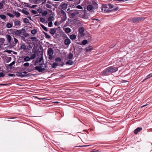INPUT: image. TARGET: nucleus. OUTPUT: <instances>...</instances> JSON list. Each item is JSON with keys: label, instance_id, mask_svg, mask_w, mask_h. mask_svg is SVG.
<instances>
[{"label": "nucleus", "instance_id": "f257e3e1", "mask_svg": "<svg viewBox=\"0 0 152 152\" xmlns=\"http://www.w3.org/2000/svg\"><path fill=\"white\" fill-rule=\"evenodd\" d=\"M118 70L117 67L110 66L106 69L105 70L102 72V74L103 75H106L110 73H113L116 72Z\"/></svg>", "mask_w": 152, "mask_h": 152}, {"label": "nucleus", "instance_id": "f03ea898", "mask_svg": "<svg viewBox=\"0 0 152 152\" xmlns=\"http://www.w3.org/2000/svg\"><path fill=\"white\" fill-rule=\"evenodd\" d=\"M47 66L46 64L42 63L39 64L38 66L35 67V69L39 72H42L46 70Z\"/></svg>", "mask_w": 152, "mask_h": 152}, {"label": "nucleus", "instance_id": "7ed1b4c3", "mask_svg": "<svg viewBox=\"0 0 152 152\" xmlns=\"http://www.w3.org/2000/svg\"><path fill=\"white\" fill-rule=\"evenodd\" d=\"M101 12L102 13V15H112L114 14L113 13L115 12L117 10H101Z\"/></svg>", "mask_w": 152, "mask_h": 152}, {"label": "nucleus", "instance_id": "20e7f679", "mask_svg": "<svg viewBox=\"0 0 152 152\" xmlns=\"http://www.w3.org/2000/svg\"><path fill=\"white\" fill-rule=\"evenodd\" d=\"M98 5L96 2L93 1L91 5H88L87 7V10H94L98 8Z\"/></svg>", "mask_w": 152, "mask_h": 152}, {"label": "nucleus", "instance_id": "39448f33", "mask_svg": "<svg viewBox=\"0 0 152 152\" xmlns=\"http://www.w3.org/2000/svg\"><path fill=\"white\" fill-rule=\"evenodd\" d=\"M62 35L64 37L66 38L65 40L64 41L65 45H69L71 43L70 39L67 37V35L63 33Z\"/></svg>", "mask_w": 152, "mask_h": 152}, {"label": "nucleus", "instance_id": "423d86ee", "mask_svg": "<svg viewBox=\"0 0 152 152\" xmlns=\"http://www.w3.org/2000/svg\"><path fill=\"white\" fill-rule=\"evenodd\" d=\"M48 53L49 55V58L50 60L52 59L53 58V55L54 52L52 48H49L48 50Z\"/></svg>", "mask_w": 152, "mask_h": 152}, {"label": "nucleus", "instance_id": "0eeeda50", "mask_svg": "<svg viewBox=\"0 0 152 152\" xmlns=\"http://www.w3.org/2000/svg\"><path fill=\"white\" fill-rule=\"evenodd\" d=\"M113 5L111 4H103L102 5V8L103 10V9H110L113 8Z\"/></svg>", "mask_w": 152, "mask_h": 152}, {"label": "nucleus", "instance_id": "6e6552de", "mask_svg": "<svg viewBox=\"0 0 152 152\" xmlns=\"http://www.w3.org/2000/svg\"><path fill=\"white\" fill-rule=\"evenodd\" d=\"M24 30H25L23 28L20 30H16L14 31V33L15 35L19 36L20 34H22V32L24 31Z\"/></svg>", "mask_w": 152, "mask_h": 152}, {"label": "nucleus", "instance_id": "1a4fd4ad", "mask_svg": "<svg viewBox=\"0 0 152 152\" xmlns=\"http://www.w3.org/2000/svg\"><path fill=\"white\" fill-rule=\"evenodd\" d=\"M61 13L63 15L64 19L63 20H65L66 19V16L65 12L63 10H61Z\"/></svg>", "mask_w": 152, "mask_h": 152}, {"label": "nucleus", "instance_id": "9d476101", "mask_svg": "<svg viewBox=\"0 0 152 152\" xmlns=\"http://www.w3.org/2000/svg\"><path fill=\"white\" fill-rule=\"evenodd\" d=\"M26 73V72H24L23 73H18L17 75L18 76H20L21 77H23L26 76L25 74Z\"/></svg>", "mask_w": 152, "mask_h": 152}, {"label": "nucleus", "instance_id": "9b49d317", "mask_svg": "<svg viewBox=\"0 0 152 152\" xmlns=\"http://www.w3.org/2000/svg\"><path fill=\"white\" fill-rule=\"evenodd\" d=\"M68 4L65 3H61V4L60 6L62 9L65 10L67 8Z\"/></svg>", "mask_w": 152, "mask_h": 152}, {"label": "nucleus", "instance_id": "f8f14e48", "mask_svg": "<svg viewBox=\"0 0 152 152\" xmlns=\"http://www.w3.org/2000/svg\"><path fill=\"white\" fill-rule=\"evenodd\" d=\"M23 58L24 60L25 61H29L31 60V58L28 56H25Z\"/></svg>", "mask_w": 152, "mask_h": 152}, {"label": "nucleus", "instance_id": "ddd939ff", "mask_svg": "<svg viewBox=\"0 0 152 152\" xmlns=\"http://www.w3.org/2000/svg\"><path fill=\"white\" fill-rule=\"evenodd\" d=\"M85 10H83H83H79V12H78L79 13H83V14L82 15H80V16L81 17H84L85 16V12H85Z\"/></svg>", "mask_w": 152, "mask_h": 152}, {"label": "nucleus", "instance_id": "4468645a", "mask_svg": "<svg viewBox=\"0 0 152 152\" xmlns=\"http://www.w3.org/2000/svg\"><path fill=\"white\" fill-rule=\"evenodd\" d=\"M79 33L81 34V35H82L83 34V33L84 31V29L83 28L81 27L80 28H79Z\"/></svg>", "mask_w": 152, "mask_h": 152}, {"label": "nucleus", "instance_id": "2eb2a0df", "mask_svg": "<svg viewBox=\"0 0 152 152\" xmlns=\"http://www.w3.org/2000/svg\"><path fill=\"white\" fill-rule=\"evenodd\" d=\"M142 130L141 127H138L134 131V133L136 134H137L139 132Z\"/></svg>", "mask_w": 152, "mask_h": 152}, {"label": "nucleus", "instance_id": "dca6fc26", "mask_svg": "<svg viewBox=\"0 0 152 152\" xmlns=\"http://www.w3.org/2000/svg\"><path fill=\"white\" fill-rule=\"evenodd\" d=\"M76 35L74 34H72L70 35V36H69V38H70V39L72 40L75 39H76Z\"/></svg>", "mask_w": 152, "mask_h": 152}, {"label": "nucleus", "instance_id": "f3484780", "mask_svg": "<svg viewBox=\"0 0 152 152\" xmlns=\"http://www.w3.org/2000/svg\"><path fill=\"white\" fill-rule=\"evenodd\" d=\"M140 20L139 18H135L133 19V22L134 23H138L139 22Z\"/></svg>", "mask_w": 152, "mask_h": 152}, {"label": "nucleus", "instance_id": "a211bd4d", "mask_svg": "<svg viewBox=\"0 0 152 152\" xmlns=\"http://www.w3.org/2000/svg\"><path fill=\"white\" fill-rule=\"evenodd\" d=\"M5 3V1L2 0L0 2V9L3 8V4Z\"/></svg>", "mask_w": 152, "mask_h": 152}, {"label": "nucleus", "instance_id": "6ab92c4d", "mask_svg": "<svg viewBox=\"0 0 152 152\" xmlns=\"http://www.w3.org/2000/svg\"><path fill=\"white\" fill-rule=\"evenodd\" d=\"M56 32L55 29L54 28H51L50 30V33L52 34H54Z\"/></svg>", "mask_w": 152, "mask_h": 152}, {"label": "nucleus", "instance_id": "aec40b11", "mask_svg": "<svg viewBox=\"0 0 152 152\" xmlns=\"http://www.w3.org/2000/svg\"><path fill=\"white\" fill-rule=\"evenodd\" d=\"M73 62L71 60H69L66 62V64L67 65H72L73 64Z\"/></svg>", "mask_w": 152, "mask_h": 152}, {"label": "nucleus", "instance_id": "412c9836", "mask_svg": "<svg viewBox=\"0 0 152 152\" xmlns=\"http://www.w3.org/2000/svg\"><path fill=\"white\" fill-rule=\"evenodd\" d=\"M38 11L39 13H41L42 10H32V12L34 14H37Z\"/></svg>", "mask_w": 152, "mask_h": 152}, {"label": "nucleus", "instance_id": "4be33fe9", "mask_svg": "<svg viewBox=\"0 0 152 152\" xmlns=\"http://www.w3.org/2000/svg\"><path fill=\"white\" fill-rule=\"evenodd\" d=\"M64 31L66 33H69L71 32V30L69 28H65Z\"/></svg>", "mask_w": 152, "mask_h": 152}, {"label": "nucleus", "instance_id": "5701e85b", "mask_svg": "<svg viewBox=\"0 0 152 152\" xmlns=\"http://www.w3.org/2000/svg\"><path fill=\"white\" fill-rule=\"evenodd\" d=\"M26 6L28 7H30L32 8H34L35 7L37 6V5H32L31 6V4L29 5L28 4H27Z\"/></svg>", "mask_w": 152, "mask_h": 152}, {"label": "nucleus", "instance_id": "b1692460", "mask_svg": "<svg viewBox=\"0 0 152 152\" xmlns=\"http://www.w3.org/2000/svg\"><path fill=\"white\" fill-rule=\"evenodd\" d=\"M15 25V26H18L20 25V22L18 20H15L14 22Z\"/></svg>", "mask_w": 152, "mask_h": 152}, {"label": "nucleus", "instance_id": "393cba45", "mask_svg": "<svg viewBox=\"0 0 152 152\" xmlns=\"http://www.w3.org/2000/svg\"><path fill=\"white\" fill-rule=\"evenodd\" d=\"M20 48L21 49L25 50L26 48V47L25 45H23L21 46Z\"/></svg>", "mask_w": 152, "mask_h": 152}, {"label": "nucleus", "instance_id": "a878e982", "mask_svg": "<svg viewBox=\"0 0 152 152\" xmlns=\"http://www.w3.org/2000/svg\"><path fill=\"white\" fill-rule=\"evenodd\" d=\"M7 39L9 43H10L11 40V37L10 35H7Z\"/></svg>", "mask_w": 152, "mask_h": 152}, {"label": "nucleus", "instance_id": "bb28decb", "mask_svg": "<svg viewBox=\"0 0 152 152\" xmlns=\"http://www.w3.org/2000/svg\"><path fill=\"white\" fill-rule=\"evenodd\" d=\"M12 25L10 23H8L7 24L6 26L7 28H10L12 27Z\"/></svg>", "mask_w": 152, "mask_h": 152}, {"label": "nucleus", "instance_id": "cd10ccee", "mask_svg": "<svg viewBox=\"0 0 152 152\" xmlns=\"http://www.w3.org/2000/svg\"><path fill=\"white\" fill-rule=\"evenodd\" d=\"M58 65V64L56 62H54L53 63L52 67L53 68H55L56 66Z\"/></svg>", "mask_w": 152, "mask_h": 152}, {"label": "nucleus", "instance_id": "c85d7f7f", "mask_svg": "<svg viewBox=\"0 0 152 152\" xmlns=\"http://www.w3.org/2000/svg\"><path fill=\"white\" fill-rule=\"evenodd\" d=\"M40 26L42 27V28L45 31H48V29L47 28L44 26L43 25L41 24Z\"/></svg>", "mask_w": 152, "mask_h": 152}, {"label": "nucleus", "instance_id": "c756f323", "mask_svg": "<svg viewBox=\"0 0 152 152\" xmlns=\"http://www.w3.org/2000/svg\"><path fill=\"white\" fill-rule=\"evenodd\" d=\"M36 57V54H32L30 56V58H31V59H33L35 58Z\"/></svg>", "mask_w": 152, "mask_h": 152}, {"label": "nucleus", "instance_id": "7c9ffc66", "mask_svg": "<svg viewBox=\"0 0 152 152\" xmlns=\"http://www.w3.org/2000/svg\"><path fill=\"white\" fill-rule=\"evenodd\" d=\"M14 14L17 17H18L20 16V14L16 12H13Z\"/></svg>", "mask_w": 152, "mask_h": 152}, {"label": "nucleus", "instance_id": "2f4dec72", "mask_svg": "<svg viewBox=\"0 0 152 152\" xmlns=\"http://www.w3.org/2000/svg\"><path fill=\"white\" fill-rule=\"evenodd\" d=\"M33 2L35 4H39L40 2V0H32Z\"/></svg>", "mask_w": 152, "mask_h": 152}, {"label": "nucleus", "instance_id": "473e14b6", "mask_svg": "<svg viewBox=\"0 0 152 152\" xmlns=\"http://www.w3.org/2000/svg\"><path fill=\"white\" fill-rule=\"evenodd\" d=\"M92 50V48L91 47H89L86 48V50L87 52L91 50Z\"/></svg>", "mask_w": 152, "mask_h": 152}, {"label": "nucleus", "instance_id": "72a5a7b5", "mask_svg": "<svg viewBox=\"0 0 152 152\" xmlns=\"http://www.w3.org/2000/svg\"><path fill=\"white\" fill-rule=\"evenodd\" d=\"M53 16L52 15H51L49 17V18L48 19V20L49 21H51L53 20Z\"/></svg>", "mask_w": 152, "mask_h": 152}, {"label": "nucleus", "instance_id": "f704fd0d", "mask_svg": "<svg viewBox=\"0 0 152 152\" xmlns=\"http://www.w3.org/2000/svg\"><path fill=\"white\" fill-rule=\"evenodd\" d=\"M22 12L24 14L26 15H28L29 14V12L26 10H22Z\"/></svg>", "mask_w": 152, "mask_h": 152}, {"label": "nucleus", "instance_id": "c9c22d12", "mask_svg": "<svg viewBox=\"0 0 152 152\" xmlns=\"http://www.w3.org/2000/svg\"><path fill=\"white\" fill-rule=\"evenodd\" d=\"M88 43V41L86 40H84L82 42V44L83 45H85Z\"/></svg>", "mask_w": 152, "mask_h": 152}, {"label": "nucleus", "instance_id": "e433bc0d", "mask_svg": "<svg viewBox=\"0 0 152 152\" xmlns=\"http://www.w3.org/2000/svg\"><path fill=\"white\" fill-rule=\"evenodd\" d=\"M55 61H56L60 62L61 61V59L60 57H58L55 59Z\"/></svg>", "mask_w": 152, "mask_h": 152}, {"label": "nucleus", "instance_id": "4c0bfd02", "mask_svg": "<svg viewBox=\"0 0 152 152\" xmlns=\"http://www.w3.org/2000/svg\"><path fill=\"white\" fill-rule=\"evenodd\" d=\"M78 13H77V12L75 13L74 12L72 13L71 14V16L73 17L74 18L75 16H76L77 15Z\"/></svg>", "mask_w": 152, "mask_h": 152}, {"label": "nucleus", "instance_id": "58836bf2", "mask_svg": "<svg viewBox=\"0 0 152 152\" xmlns=\"http://www.w3.org/2000/svg\"><path fill=\"white\" fill-rule=\"evenodd\" d=\"M73 57V54L72 53H70L69 55V59H71Z\"/></svg>", "mask_w": 152, "mask_h": 152}, {"label": "nucleus", "instance_id": "ea45409f", "mask_svg": "<svg viewBox=\"0 0 152 152\" xmlns=\"http://www.w3.org/2000/svg\"><path fill=\"white\" fill-rule=\"evenodd\" d=\"M29 64L28 62H26L24 64L23 66L25 67H28L29 66Z\"/></svg>", "mask_w": 152, "mask_h": 152}, {"label": "nucleus", "instance_id": "a19ab883", "mask_svg": "<svg viewBox=\"0 0 152 152\" xmlns=\"http://www.w3.org/2000/svg\"><path fill=\"white\" fill-rule=\"evenodd\" d=\"M44 34L45 36L47 38L49 39L50 38V36L47 33H44Z\"/></svg>", "mask_w": 152, "mask_h": 152}, {"label": "nucleus", "instance_id": "79ce46f5", "mask_svg": "<svg viewBox=\"0 0 152 152\" xmlns=\"http://www.w3.org/2000/svg\"><path fill=\"white\" fill-rule=\"evenodd\" d=\"M0 17L3 19H5L6 18V17L4 15H0Z\"/></svg>", "mask_w": 152, "mask_h": 152}, {"label": "nucleus", "instance_id": "37998d69", "mask_svg": "<svg viewBox=\"0 0 152 152\" xmlns=\"http://www.w3.org/2000/svg\"><path fill=\"white\" fill-rule=\"evenodd\" d=\"M15 61H13L9 65V66L10 67H11L14 64H15Z\"/></svg>", "mask_w": 152, "mask_h": 152}, {"label": "nucleus", "instance_id": "c03bdc74", "mask_svg": "<svg viewBox=\"0 0 152 152\" xmlns=\"http://www.w3.org/2000/svg\"><path fill=\"white\" fill-rule=\"evenodd\" d=\"M29 21V20L26 18H25L24 19V22L26 23H28Z\"/></svg>", "mask_w": 152, "mask_h": 152}, {"label": "nucleus", "instance_id": "a18cd8bd", "mask_svg": "<svg viewBox=\"0 0 152 152\" xmlns=\"http://www.w3.org/2000/svg\"><path fill=\"white\" fill-rule=\"evenodd\" d=\"M53 23L51 21L49 22L48 23V26L49 27H51L52 26Z\"/></svg>", "mask_w": 152, "mask_h": 152}, {"label": "nucleus", "instance_id": "49530a36", "mask_svg": "<svg viewBox=\"0 0 152 152\" xmlns=\"http://www.w3.org/2000/svg\"><path fill=\"white\" fill-rule=\"evenodd\" d=\"M47 14V12L45 11L42 13V15L43 16H45Z\"/></svg>", "mask_w": 152, "mask_h": 152}, {"label": "nucleus", "instance_id": "de8ad7c7", "mask_svg": "<svg viewBox=\"0 0 152 152\" xmlns=\"http://www.w3.org/2000/svg\"><path fill=\"white\" fill-rule=\"evenodd\" d=\"M7 15L10 17L13 18L14 17V15L13 14H11L10 13H8L7 14Z\"/></svg>", "mask_w": 152, "mask_h": 152}, {"label": "nucleus", "instance_id": "09e8293b", "mask_svg": "<svg viewBox=\"0 0 152 152\" xmlns=\"http://www.w3.org/2000/svg\"><path fill=\"white\" fill-rule=\"evenodd\" d=\"M5 75L2 72L0 73V77H2L4 76Z\"/></svg>", "mask_w": 152, "mask_h": 152}, {"label": "nucleus", "instance_id": "8fccbe9b", "mask_svg": "<svg viewBox=\"0 0 152 152\" xmlns=\"http://www.w3.org/2000/svg\"><path fill=\"white\" fill-rule=\"evenodd\" d=\"M4 39L3 38H0V42H1L2 43L4 42Z\"/></svg>", "mask_w": 152, "mask_h": 152}, {"label": "nucleus", "instance_id": "3c124183", "mask_svg": "<svg viewBox=\"0 0 152 152\" xmlns=\"http://www.w3.org/2000/svg\"><path fill=\"white\" fill-rule=\"evenodd\" d=\"M14 41L15 43L16 44L18 42V40L17 39H16V38H15V37L14 38Z\"/></svg>", "mask_w": 152, "mask_h": 152}, {"label": "nucleus", "instance_id": "603ef678", "mask_svg": "<svg viewBox=\"0 0 152 152\" xmlns=\"http://www.w3.org/2000/svg\"><path fill=\"white\" fill-rule=\"evenodd\" d=\"M36 33V31L35 30H33L31 31V33L33 34H34Z\"/></svg>", "mask_w": 152, "mask_h": 152}, {"label": "nucleus", "instance_id": "864d4df0", "mask_svg": "<svg viewBox=\"0 0 152 152\" xmlns=\"http://www.w3.org/2000/svg\"><path fill=\"white\" fill-rule=\"evenodd\" d=\"M152 76V74H149V75H148L147 76V78H146L145 80L147 79H148V78H149L150 77H151Z\"/></svg>", "mask_w": 152, "mask_h": 152}, {"label": "nucleus", "instance_id": "5fc2aeb1", "mask_svg": "<svg viewBox=\"0 0 152 152\" xmlns=\"http://www.w3.org/2000/svg\"><path fill=\"white\" fill-rule=\"evenodd\" d=\"M76 8H78V9H83L82 7H81L80 6V5H78L77 6V7H76Z\"/></svg>", "mask_w": 152, "mask_h": 152}, {"label": "nucleus", "instance_id": "6e6d98bb", "mask_svg": "<svg viewBox=\"0 0 152 152\" xmlns=\"http://www.w3.org/2000/svg\"><path fill=\"white\" fill-rule=\"evenodd\" d=\"M21 39L22 40H23L25 41H26V40H25L26 39L23 36H21Z\"/></svg>", "mask_w": 152, "mask_h": 152}, {"label": "nucleus", "instance_id": "4d7b16f0", "mask_svg": "<svg viewBox=\"0 0 152 152\" xmlns=\"http://www.w3.org/2000/svg\"><path fill=\"white\" fill-rule=\"evenodd\" d=\"M40 21L42 22H45V20L43 18H40Z\"/></svg>", "mask_w": 152, "mask_h": 152}, {"label": "nucleus", "instance_id": "13d9d810", "mask_svg": "<svg viewBox=\"0 0 152 152\" xmlns=\"http://www.w3.org/2000/svg\"><path fill=\"white\" fill-rule=\"evenodd\" d=\"M46 7L48 8H50L51 6L49 4H46Z\"/></svg>", "mask_w": 152, "mask_h": 152}, {"label": "nucleus", "instance_id": "bf43d9fd", "mask_svg": "<svg viewBox=\"0 0 152 152\" xmlns=\"http://www.w3.org/2000/svg\"><path fill=\"white\" fill-rule=\"evenodd\" d=\"M14 75L13 74H8V75L10 76H11V77H12L13 76V75Z\"/></svg>", "mask_w": 152, "mask_h": 152}, {"label": "nucleus", "instance_id": "052dcab7", "mask_svg": "<svg viewBox=\"0 0 152 152\" xmlns=\"http://www.w3.org/2000/svg\"><path fill=\"white\" fill-rule=\"evenodd\" d=\"M28 47H29V48L30 49H31L32 48V46L30 44H29V45H28Z\"/></svg>", "mask_w": 152, "mask_h": 152}, {"label": "nucleus", "instance_id": "680f3d73", "mask_svg": "<svg viewBox=\"0 0 152 152\" xmlns=\"http://www.w3.org/2000/svg\"><path fill=\"white\" fill-rule=\"evenodd\" d=\"M30 39H36V38L35 37H33L30 38Z\"/></svg>", "mask_w": 152, "mask_h": 152}, {"label": "nucleus", "instance_id": "e2e57ef3", "mask_svg": "<svg viewBox=\"0 0 152 152\" xmlns=\"http://www.w3.org/2000/svg\"><path fill=\"white\" fill-rule=\"evenodd\" d=\"M57 22H55L54 23V24L55 26H56L57 24Z\"/></svg>", "mask_w": 152, "mask_h": 152}, {"label": "nucleus", "instance_id": "0e129e2a", "mask_svg": "<svg viewBox=\"0 0 152 152\" xmlns=\"http://www.w3.org/2000/svg\"><path fill=\"white\" fill-rule=\"evenodd\" d=\"M147 105V104L145 105H143L142 106H141V107H144L145 106H146Z\"/></svg>", "mask_w": 152, "mask_h": 152}, {"label": "nucleus", "instance_id": "69168bd1", "mask_svg": "<svg viewBox=\"0 0 152 152\" xmlns=\"http://www.w3.org/2000/svg\"><path fill=\"white\" fill-rule=\"evenodd\" d=\"M88 145H83V146H79V147H86V146H88Z\"/></svg>", "mask_w": 152, "mask_h": 152}, {"label": "nucleus", "instance_id": "338daca9", "mask_svg": "<svg viewBox=\"0 0 152 152\" xmlns=\"http://www.w3.org/2000/svg\"><path fill=\"white\" fill-rule=\"evenodd\" d=\"M7 84H0V85H6Z\"/></svg>", "mask_w": 152, "mask_h": 152}, {"label": "nucleus", "instance_id": "774afa93", "mask_svg": "<svg viewBox=\"0 0 152 152\" xmlns=\"http://www.w3.org/2000/svg\"><path fill=\"white\" fill-rule=\"evenodd\" d=\"M119 9V8L118 7H116L115 10H118V9Z\"/></svg>", "mask_w": 152, "mask_h": 152}]
</instances>
